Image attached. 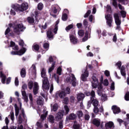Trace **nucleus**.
<instances>
[{
	"label": "nucleus",
	"mask_w": 129,
	"mask_h": 129,
	"mask_svg": "<svg viewBox=\"0 0 129 129\" xmlns=\"http://www.w3.org/2000/svg\"><path fill=\"white\" fill-rule=\"evenodd\" d=\"M29 8V5L28 3H23L21 6L18 4H15L12 6V9L10 12L11 15L15 16L16 15L15 12H24L28 10ZM15 11V12L14 11Z\"/></svg>",
	"instance_id": "f257e3e1"
},
{
	"label": "nucleus",
	"mask_w": 129,
	"mask_h": 129,
	"mask_svg": "<svg viewBox=\"0 0 129 129\" xmlns=\"http://www.w3.org/2000/svg\"><path fill=\"white\" fill-rule=\"evenodd\" d=\"M85 94L87 96L91 95L90 100L88 102V106H90L91 105V103H92L93 106H98V101L95 99V92L94 91H92L91 93L86 92L85 93Z\"/></svg>",
	"instance_id": "f03ea898"
},
{
	"label": "nucleus",
	"mask_w": 129,
	"mask_h": 129,
	"mask_svg": "<svg viewBox=\"0 0 129 129\" xmlns=\"http://www.w3.org/2000/svg\"><path fill=\"white\" fill-rule=\"evenodd\" d=\"M92 86L93 88H98V94L100 95L102 91V85L98 83V79L95 76L92 77Z\"/></svg>",
	"instance_id": "7ed1b4c3"
},
{
	"label": "nucleus",
	"mask_w": 129,
	"mask_h": 129,
	"mask_svg": "<svg viewBox=\"0 0 129 129\" xmlns=\"http://www.w3.org/2000/svg\"><path fill=\"white\" fill-rule=\"evenodd\" d=\"M59 23V20H57L56 22L54 28L50 29L47 31V37L49 40H53L54 39V35L53 34V33L57 34V31H58V24Z\"/></svg>",
	"instance_id": "20e7f679"
},
{
	"label": "nucleus",
	"mask_w": 129,
	"mask_h": 129,
	"mask_svg": "<svg viewBox=\"0 0 129 129\" xmlns=\"http://www.w3.org/2000/svg\"><path fill=\"white\" fill-rule=\"evenodd\" d=\"M33 87V93L35 95L38 94V91L39 90V85L37 82H33V81H30L28 84V87L29 89H32Z\"/></svg>",
	"instance_id": "39448f33"
},
{
	"label": "nucleus",
	"mask_w": 129,
	"mask_h": 129,
	"mask_svg": "<svg viewBox=\"0 0 129 129\" xmlns=\"http://www.w3.org/2000/svg\"><path fill=\"white\" fill-rule=\"evenodd\" d=\"M13 28L14 33L17 35H19L20 32H23L26 29L23 24H18L15 27H13Z\"/></svg>",
	"instance_id": "423d86ee"
},
{
	"label": "nucleus",
	"mask_w": 129,
	"mask_h": 129,
	"mask_svg": "<svg viewBox=\"0 0 129 129\" xmlns=\"http://www.w3.org/2000/svg\"><path fill=\"white\" fill-rule=\"evenodd\" d=\"M67 82H69L70 83L72 84L73 86H76V84H77V81H76V78H75V76L73 74H71L70 75V77L67 78Z\"/></svg>",
	"instance_id": "0eeeda50"
},
{
	"label": "nucleus",
	"mask_w": 129,
	"mask_h": 129,
	"mask_svg": "<svg viewBox=\"0 0 129 129\" xmlns=\"http://www.w3.org/2000/svg\"><path fill=\"white\" fill-rule=\"evenodd\" d=\"M59 9V6L57 5H53L50 10V14L51 17L53 18H56V16L55 15L57 14V10Z\"/></svg>",
	"instance_id": "6e6552de"
},
{
	"label": "nucleus",
	"mask_w": 129,
	"mask_h": 129,
	"mask_svg": "<svg viewBox=\"0 0 129 129\" xmlns=\"http://www.w3.org/2000/svg\"><path fill=\"white\" fill-rule=\"evenodd\" d=\"M75 36V31L73 30L72 33L70 34V40L71 43H72V44H74V45L78 43V40Z\"/></svg>",
	"instance_id": "1a4fd4ad"
},
{
	"label": "nucleus",
	"mask_w": 129,
	"mask_h": 129,
	"mask_svg": "<svg viewBox=\"0 0 129 129\" xmlns=\"http://www.w3.org/2000/svg\"><path fill=\"white\" fill-rule=\"evenodd\" d=\"M114 18L115 19V23L117 25L116 30H120V24L121 23V22L120 21V19H119V16H118V14H114Z\"/></svg>",
	"instance_id": "9d476101"
},
{
	"label": "nucleus",
	"mask_w": 129,
	"mask_h": 129,
	"mask_svg": "<svg viewBox=\"0 0 129 129\" xmlns=\"http://www.w3.org/2000/svg\"><path fill=\"white\" fill-rule=\"evenodd\" d=\"M42 88L43 89H44L45 90H49L50 83H49L48 79H43L42 81Z\"/></svg>",
	"instance_id": "9b49d317"
},
{
	"label": "nucleus",
	"mask_w": 129,
	"mask_h": 129,
	"mask_svg": "<svg viewBox=\"0 0 129 129\" xmlns=\"http://www.w3.org/2000/svg\"><path fill=\"white\" fill-rule=\"evenodd\" d=\"M105 18L106 20V23L107 26H109L110 28L112 26V17L110 14H108L107 15H105Z\"/></svg>",
	"instance_id": "f8f14e48"
},
{
	"label": "nucleus",
	"mask_w": 129,
	"mask_h": 129,
	"mask_svg": "<svg viewBox=\"0 0 129 129\" xmlns=\"http://www.w3.org/2000/svg\"><path fill=\"white\" fill-rule=\"evenodd\" d=\"M89 76V73L87 70H85L81 76V80L82 81H87V78Z\"/></svg>",
	"instance_id": "ddd939ff"
},
{
	"label": "nucleus",
	"mask_w": 129,
	"mask_h": 129,
	"mask_svg": "<svg viewBox=\"0 0 129 129\" xmlns=\"http://www.w3.org/2000/svg\"><path fill=\"white\" fill-rule=\"evenodd\" d=\"M25 52L26 48H23L18 51H12L11 54L12 55H19V56H22V55H24Z\"/></svg>",
	"instance_id": "4468645a"
},
{
	"label": "nucleus",
	"mask_w": 129,
	"mask_h": 129,
	"mask_svg": "<svg viewBox=\"0 0 129 129\" xmlns=\"http://www.w3.org/2000/svg\"><path fill=\"white\" fill-rule=\"evenodd\" d=\"M63 114L64 111H60L59 112H58L55 115L56 120H60V119L63 118Z\"/></svg>",
	"instance_id": "2eb2a0df"
},
{
	"label": "nucleus",
	"mask_w": 129,
	"mask_h": 129,
	"mask_svg": "<svg viewBox=\"0 0 129 129\" xmlns=\"http://www.w3.org/2000/svg\"><path fill=\"white\" fill-rule=\"evenodd\" d=\"M92 122L94 125L98 127L100 125L101 120L99 118H94L93 119Z\"/></svg>",
	"instance_id": "dca6fc26"
},
{
	"label": "nucleus",
	"mask_w": 129,
	"mask_h": 129,
	"mask_svg": "<svg viewBox=\"0 0 129 129\" xmlns=\"http://www.w3.org/2000/svg\"><path fill=\"white\" fill-rule=\"evenodd\" d=\"M55 96L56 97H58L59 96L60 98H64V96H66V93L63 91L61 92H57L55 94Z\"/></svg>",
	"instance_id": "f3484780"
},
{
	"label": "nucleus",
	"mask_w": 129,
	"mask_h": 129,
	"mask_svg": "<svg viewBox=\"0 0 129 129\" xmlns=\"http://www.w3.org/2000/svg\"><path fill=\"white\" fill-rule=\"evenodd\" d=\"M111 108L114 114H116L120 112V109H119V108L117 106H115V105L112 106Z\"/></svg>",
	"instance_id": "a211bd4d"
},
{
	"label": "nucleus",
	"mask_w": 129,
	"mask_h": 129,
	"mask_svg": "<svg viewBox=\"0 0 129 129\" xmlns=\"http://www.w3.org/2000/svg\"><path fill=\"white\" fill-rule=\"evenodd\" d=\"M85 97V95L82 93H80L77 94V98L78 101H82Z\"/></svg>",
	"instance_id": "6ab92c4d"
},
{
	"label": "nucleus",
	"mask_w": 129,
	"mask_h": 129,
	"mask_svg": "<svg viewBox=\"0 0 129 129\" xmlns=\"http://www.w3.org/2000/svg\"><path fill=\"white\" fill-rule=\"evenodd\" d=\"M29 72H30L31 73H33V74H34V75H36V73H37V69H36V65L32 64V66L30 68Z\"/></svg>",
	"instance_id": "aec40b11"
},
{
	"label": "nucleus",
	"mask_w": 129,
	"mask_h": 129,
	"mask_svg": "<svg viewBox=\"0 0 129 129\" xmlns=\"http://www.w3.org/2000/svg\"><path fill=\"white\" fill-rule=\"evenodd\" d=\"M0 77L1 78V81L3 84L6 83V80H7V77L3 73V72H0Z\"/></svg>",
	"instance_id": "412c9836"
},
{
	"label": "nucleus",
	"mask_w": 129,
	"mask_h": 129,
	"mask_svg": "<svg viewBox=\"0 0 129 129\" xmlns=\"http://www.w3.org/2000/svg\"><path fill=\"white\" fill-rule=\"evenodd\" d=\"M41 77L43 79H48V78L46 76V70L45 69L43 68L41 69Z\"/></svg>",
	"instance_id": "4be33fe9"
},
{
	"label": "nucleus",
	"mask_w": 129,
	"mask_h": 129,
	"mask_svg": "<svg viewBox=\"0 0 129 129\" xmlns=\"http://www.w3.org/2000/svg\"><path fill=\"white\" fill-rule=\"evenodd\" d=\"M34 15L36 21H38V20H40V19H41V13H40L38 11H35Z\"/></svg>",
	"instance_id": "5701e85b"
},
{
	"label": "nucleus",
	"mask_w": 129,
	"mask_h": 129,
	"mask_svg": "<svg viewBox=\"0 0 129 129\" xmlns=\"http://www.w3.org/2000/svg\"><path fill=\"white\" fill-rule=\"evenodd\" d=\"M22 96L23 97V98L24 99V101L26 102H28V101H29V99L28 98V96L26 94V91H25L24 90H22Z\"/></svg>",
	"instance_id": "b1692460"
},
{
	"label": "nucleus",
	"mask_w": 129,
	"mask_h": 129,
	"mask_svg": "<svg viewBox=\"0 0 129 129\" xmlns=\"http://www.w3.org/2000/svg\"><path fill=\"white\" fill-rule=\"evenodd\" d=\"M120 73L122 76H123L125 78V76L126 75V73H125V68L124 67L122 66L120 69Z\"/></svg>",
	"instance_id": "393cba45"
},
{
	"label": "nucleus",
	"mask_w": 129,
	"mask_h": 129,
	"mask_svg": "<svg viewBox=\"0 0 129 129\" xmlns=\"http://www.w3.org/2000/svg\"><path fill=\"white\" fill-rule=\"evenodd\" d=\"M76 118V115L75 114H71L69 116L67 117V120H70L75 119Z\"/></svg>",
	"instance_id": "a878e982"
},
{
	"label": "nucleus",
	"mask_w": 129,
	"mask_h": 129,
	"mask_svg": "<svg viewBox=\"0 0 129 129\" xmlns=\"http://www.w3.org/2000/svg\"><path fill=\"white\" fill-rule=\"evenodd\" d=\"M112 5L115 7H117V3H116V0H112ZM120 3H124V2H126L127 0H118Z\"/></svg>",
	"instance_id": "bb28decb"
},
{
	"label": "nucleus",
	"mask_w": 129,
	"mask_h": 129,
	"mask_svg": "<svg viewBox=\"0 0 129 129\" xmlns=\"http://www.w3.org/2000/svg\"><path fill=\"white\" fill-rule=\"evenodd\" d=\"M10 47H12V49L13 50H19V48H18V45H16V44H15V42H13V41H11L10 42Z\"/></svg>",
	"instance_id": "cd10ccee"
},
{
	"label": "nucleus",
	"mask_w": 129,
	"mask_h": 129,
	"mask_svg": "<svg viewBox=\"0 0 129 129\" xmlns=\"http://www.w3.org/2000/svg\"><path fill=\"white\" fill-rule=\"evenodd\" d=\"M10 122V120H9V118L6 117L5 118V123L6 124V126H4L2 129H9V126H8V124Z\"/></svg>",
	"instance_id": "c85d7f7f"
},
{
	"label": "nucleus",
	"mask_w": 129,
	"mask_h": 129,
	"mask_svg": "<svg viewBox=\"0 0 129 129\" xmlns=\"http://www.w3.org/2000/svg\"><path fill=\"white\" fill-rule=\"evenodd\" d=\"M15 115L16 117H18V115H19V113L20 112V109H19V107H18L17 104H15Z\"/></svg>",
	"instance_id": "c756f323"
},
{
	"label": "nucleus",
	"mask_w": 129,
	"mask_h": 129,
	"mask_svg": "<svg viewBox=\"0 0 129 129\" xmlns=\"http://www.w3.org/2000/svg\"><path fill=\"white\" fill-rule=\"evenodd\" d=\"M44 104V100L42 99L41 97H39L37 99V104L39 105H43Z\"/></svg>",
	"instance_id": "7c9ffc66"
},
{
	"label": "nucleus",
	"mask_w": 129,
	"mask_h": 129,
	"mask_svg": "<svg viewBox=\"0 0 129 129\" xmlns=\"http://www.w3.org/2000/svg\"><path fill=\"white\" fill-rule=\"evenodd\" d=\"M55 68V62H53L52 65L51 67L50 68H49V69H48V73L50 75V76H51V72H52V71L53 70V69Z\"/></svg>",
	"instance_id": "2f4dec72"
},
{
	"label": "nucleus",
	"mask_w": 129,
	"mask_h": 129,
	"mask_svg": "<svg viewBox=\"0 0 129 129\" xmlns=\"http://www.w3.org/2000/svg\"><path fill=\"white\" fill-rule=\"evenodd\" d=\"M74 129H80V124L77 123L76 121H74V124L73 125Z\"/></svg>",
	"instance_id": "473e14b6"
},
{
	"label": "nucleus",
	"mask_w": 129,
	"mask_h": 129,
	"mask_svg": "<svg viewBox=\"0 0 129 129\" xmlns=\"http://www.w3.org/2000/svg\"><path fill=\"white\" fill-rule=\"evenodd\" d=\"M48 120L51 123H54V121H55V119H54V116L52 115H50L48 117Z\"/></svg>",
	"instance_id": "72a5a7b5"
},
{
	"label": "nucleus",
	"mask_w": 129,
	"mask_h": 129,
	"mask_svg": "<svg viewBox=\"0 0 129 129\" xmlns=\"http://www.w3.org/2000/svg\"><path fill=\"white\" fill-rule=\"evenodd\" d=\"M21 77L23 78L26 77V70L25 69H22L21 71Z\"/></svg>",
	"instance_id": "f704fd0d"
},
{
	"label": "nucleus",
	"mask_w": 129,
	"mask_h": 129,
	"mask_svg": "<svg viewBox=\"0 0 129 129\" xmlns=\"http://www.w3.org/2000/svg\"><path fill=\"white\" fill-rule=\"evenodd\" d=\"M105 126L106 127H109L110 128L111 127H112V126H113V122L110 121L108 123H106L105 124Z\"/></svg>",
	"instance_id": "c9c22d12"
},
{
	"label": "nucleus",
	"mask_w": 129,
	"mask_h": 129,
	"mask_svg": "<svg viewBox=\"0 0 129 129\" xmlns=\"http://www.w3.org/2000/svg\"><path fill=\"white\" fill-rule=\"evenodd\" d=\"M52 78H54L55 81H56L57 83H59V76L57 75L56 74H54L52 76Z\"/></svg>",
	"instance_id": "e433bc0d"
},
{
	"label": "nucleus",
	"mask_w": 129,
	"mask_h": 129,
	"mask_svg": "<svg viewBox=\"0 0 129 129\" xmlns=\"http://www.w3.org/2000/svg\"><path fill=\"white\" fill-rule=\"evenodd\" d=\"M10 116L11 119L12 121L13 122H14V120H15V113H14V111H12L10 113V115H9V116Z\"/></svg>",
	"instance_id": "4c0bfd02"
},
{
	"label": "nucleus",
	"mask_w": 129,
	"mask_h": 129,
	"mask_svg": "<svg viewBox=\"0 0 129 129\" xmlns=\"http://www.w3.org/2000/svg\"><path fill=\"white\" fill-rule=\"evenodd\" d=\"M58 109V104H54L52 106V108H51V110L53 111H57Z\"/></svg>",
	"instance_id": "58836bf2"
},
{
	"label": "nucleus",
	"mask_w": 129,
	"mask_h": 129,
	"mask_svg": "<svg viewBox=\"0 0 129 129\" xmlns=\"http://www.w3.org/2000/svg\"><path fill=\"white\" fill-rule=\"evenodd\" d=\"M87 40H88V32H86L85 37L82 39V42H86V41H87Z\"/></svg>",
	"instance_id": "ea45409f"
},
{
	"label": "nucleus",
	"mask_w": 129,
	"mask_h": 129,
	"mask_svg": "<svg viewBox=\"0 0 129 129\" xmlns=\"http://www.w3.org/2000/svg\"><path fill=\"white\" fill-rule=\"evenodd\" d=\"M18 123L21 124L23 122V118H22V115H19L18 116V118L17 119Z\"/></svg>",
	"instance_id": "a19ab883"
},
{
	"label": "nucleus",
	"mask_w": 129,
	"mask_h": 129,
	"mask_svg": "<svg viewBox=\"0 0 129 129\" xmlns=\"http://www.w3.org/2000/svg\"><path fill=\"white\" fill-rule=\"evenodd\" d=\"M27 21H28V23H29L30 24H33V23H34L35 22L34 18H33L32 17H28L27 18Z\"/></svg>",
	"instance_id": "79ce46f5"
},
{
	"label": "nucleus",
	"mask_w": 129,
	"mask_h": 129,
	"mask_svg": "<svg viewBox=\"0 0 129 129\" xmlns=\"http://www.w3.org/2000/svg\"><path fill=\"white\" fill-rule=\"evenodd\" d=\"M78 34L80 37H83L84 36V31L83 30H79Z\"/></svg>",
	"instance_id": "37998d69"
},
{
	"label": "nucleus",
	"mask_w": 129,
	"mask_h": 129,
	"mask_svg": "<svg viewBox=\"0 0 129 129\" xmlns=\"http://www.w3.org/2000/svg\"><path fill=\"white\" fill-rule=\"evenodd\" d=\"M43 8H44V6L43 5V4L42 3L38 4L37 6L38 10H39V11H42V10H43Z\"/></svg>",
	"instance_id": "c03bdc74"
},
{
	"label": "nucleus",
	"mask_w": 129,
	"mask_h": 129,
	"mask_svg": "<svg viewBox=\"0 0 129 129\" xmlns=\"http://www.w3.org/2000/svg\"><path fill=\"white\" fill-rule=\"evenodd\" d=\"M93 112L94 113H98L99 112V109H98L97 106H94Z\"/></svg>",
	"instance_id": "a18cd8bd"
},
{
	"label": "nucleus",
	"mask_w": 129,
	"mask_h": 129,
	"mask_svg": "<svg viewBox=\"0 0 129 129\" xmlns=\"http://www.w3.org/2000/svg\"><path fill=\"white\" fill-rule=\"evenodd\" d=\"M73 25L71 24L66 28V30L67 31V32H68L69 31H70V30H71V29H73Z\"/></svg>",
	"instance_id": "49530a36"
},
{
	"label": "nucleus",
	"mask_w": 129,
	"mask_h": 129,
	"mask_svg": "<svg viewBox=\"0 0 129 129\" xmlns=\"http://www.w3.org/2000/svg\"><path fill=\"white\" fill-rule=\"evenodd\" d=\"M33 49L35 50V51H38L39 49H40V47L38 44H34L33 46Z\"/></svg>",
	"instance_id": "de8ad7c7"
},
{
	"label": "nucleus",
	"mask_w": 129,
	"mask_h": 129,
	"mask_svg": "<svg viewBox=\"0 0 129 129\" xmlns=\"http://www.w3.org/2000/svg\"><path fill=\"white\" fill-rule=\"evenodd\" d=\"M61 19L62 20V21H67V14H63L62 16Z\"/></svg>",
	"instance_id": "09e8293b"
},
{
	"label": "nucleus",
	"mask_w": 129,
	"mask_h": 129,
	"mask_svg": "<svg viewBox=\"0 0 129 129\" xmlns=\"http://www.w3.org/2000/svg\"><path fill=\"white\" fill-rule=\"evenodd\" d=\"M77 114L79 117H82L83 116V112H82L81 111H78L77 113Z\"/></svg>",
	"instance_id": "8fccbe9b"
},
{
	"label": "nucleus",
	"mask_w": 129,
	"mask_h": 129,
	"mask_svg": "<svg viewBox=\"0 0 129 129\" xmlns=\"http://www.w3.org/2000/svg\"><path fill=\"white\" fill-rule=\"evenodd\" d=\"M47 114H48V111H46L45 114L41 115V119L44 120V119H45V118H46V116H47Z\"/></svg>",
	"instance_id": "3c124183"
},
{
	"label": "nucleus",
	"mask_w": 129,
	"mask_h": 129,
	"mask_svg": "<svg viewBox=\"0 0 129 129\" xmlns=\"http://www.w3.org/2000/svg\"><path fill=\"white\" fill-rule=\"evenodd\" d=\"M43 48H44L45 49H46V51L48 50V49H49V43H45L44 44H43Z\"/></svg>",
	"instance_id": "603ef678"
},
{
	"label": "nucleus",
	"mask_w": 129,
	"mask_h": 129,
	"mask_svg": "<svg viewBox=\"0 0 129 129\" xmlns=\"http://www.w3.org/2000/svg\"><path fill=\"white\" fill-rule=\"evenodd\" d=\"M11 29H12V26H10V27H8L6 31H5V35H8L10 32H11Z\"/></svg>",
	"instance_id": "864d4df0"
},
{
	"label": "nucleus",
	"mask_w": 129,
	"mask_h": 129,
	"mask_svg": "<svg viewBox=\"0 0 129 129\" xmlns=\"http://www.w3.org/2000/svg\"><path fill=\"white\" fill-rule=\"evenodd\" d=\"M64 93H66V94H70V88L67 87L64 90Z\"/></svg>",
	"instance_id": "5fc2aeb1"
},
{
	"label": "nucleus",
	"mask_w": 129,
	"mask_h": 129,
	"mask_svg": "<svg viewBox=\"0 0 129 129\" xmlns=\"http://www.w3.org/2000/svg\"><path fill=\"white\" fill-rule=\"evenodd\" d=\"M101 99L103 100V101H105V100H107V96H106V95L104 94L102 95Z\"/></svg>",
	"instance_id": "6e6d98bb"
},
{
	"label": "nucleus",
	"mask_w": 129,
	"mask_h": 129,
	"mask_svg": "<svg viewBox=\"0 0 129 129\" xmlns=\"http://www.w3.org/2000/svg\"><path fill=\"white\" fill-rule=\"evenodd\" d=\"M121 15L122 16V18H125V16H126V12L123 11H121L120 12Z\"/></svg>",
	"instance_id": "4d7b16f0"
},
{
	"label": "nucleus",
	"mask_w": 129,
	"mask_h": 129,
	"mask_svg": "<svg viewBox=\"0 0 129 129\" xmlns=\"http://www.w3.org/2000/svg\"><path fill=\"white\" fill-rule=\"evenodd\" d=\"M36 125L39 128H41V127H43V124H42V123L40 122H37Z\"/></svg>",
	"instance_id": "13d9d810"
},
{
	"label": "nucleus",
	"mask_w": 129,
	"mask_h": 129,
	"mask_svg": "<svg viewBox=\"0 0 129 129\" xmlns=\"http://www.w3.org/2000/svg\"><path fill=\"white\" fill-rule=\"evenodd\" d=\"M61 72H62V69L61 67H59L57 69V74H58V75H61Z\"/></svg>",
	"instance_id": "bf43d9fd"
},
{
	"label": "nucleus",
	"mask_w": 129,
	"mask_h": 129,
	"mask_svg": "<svg viewBox=\"0 0 129 129\" xmlns=\"http://www.w3.org/2000/svg\"><path fill=\"white\" fill-rule=\"evenodd\" d=\"M64 110L66 111V114H68V113L69 112V108L67 105L64 106Z\"/></svg>",
	"instance_id": "052dcab7"
},
{
	"label": "nucleus",
	"mask_w": 129,
	"mask_h": 129,
	"mask_svg": "<svg viewBox=\"0 0 129 129\" xmlns=\"http://www.w3.org/2000/svg\"><path fill=\"white\" fill-rule=\"evenodd\" d=\"M125 100L127 101H128L129 100V92H127L125 95Z\"/></svg>",
	"instance_id": "680f3d73"
},
{
	"label": "nucleus",
	"mask_w": 129,
	"mask_h": 129,
	"mask_svg": "<svg viewBox=\"0 0 129 129\" xmlns=\"http://www.w3.org/2000/svg\"><path fill=\"white\" fill-rule=\"evenodd\" d=\"M108 80L107 79L104 80L103 82V85H104V86H108Z\"/></svg>",
	"instance_id": "e2e57ef3"
},
{
	"label": "nucleus",
	"mask_w": 129,
	"mask_h": 129,
	"mask_svg": "<svg viewBox=\"0 0 129 129\" xmlns=\"http://www.w3.org/2000/svg\"><path fill=\"white\" fill-rule=\"evenodd\" d=\"M116 66H117L119 69H120V67H121V61H119L116 63Z\"/></svg>",
	"instance_id": "0e129e2a"
},
{
	"label": "nucleus",
	"mask_w": 129,
	"mask_h": 129,
	"mask_svg": "<svg viewBox=\"0 0 129 129\" xmlns=\"http://www.w3.org/2000/svg\"><path fill=\"white\" fill-rule=\"evenodd\" d=\"M90 14H91V11L88 10L87 12L86 13V14L85 15L84 18H87V17H88V16H89Z\"/></svg>",
	"instance_id": "69168bd1"
},
{
	"label": "nucleus",
	"mask_w": 129,
	"mask_h": 129,
	"mask_svg": "<svg viewBox=\"0 0 129 129\" xmlns=\"http://www.w3.org/2000/svg\"><path fill=\"white\" fill-rule=\"evenodd\" d=\"M90 118V116H89V114H85V119H86V120H89Z\"/></svg>",
	"instance_id": "338daca9"
},
{
	"label": "nucleus",
	"mask_w": 129,
	"mask_h": 129,
	"mask_svg": "<svg viewBox=\"0 0 129 129\" xmlns=\"http://www.w3.org/2000/svg\"><path fill=\"white\" fill-rule=\"evenodd\" d=\"M15 85L16 86H18L19 85V79H18V78L17 77L15 78Z\"/></svg>",
	"instance_id": "774afa93"
}]
</instances>
